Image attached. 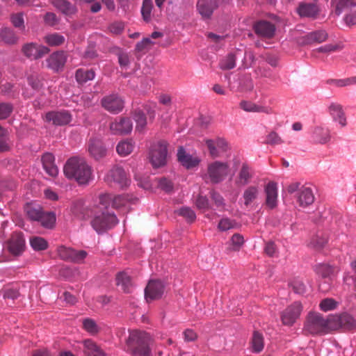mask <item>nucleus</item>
Returning <instances> with one entry per match:
<instances>
[{
	"label": "nucleus",
	"mask_w": 356,
	"mask_h": 356,
	"mask_svg": "<svg viewBox=\"0 0 356 356\" xmlns=\"http://www.w3.org/2000/svg\"><path fill=\"white\" fill-rule=\"evenodd\" d=\"M65 176L74 180L79 185H88L95 178L93 168L85 158L73 156L70 158L63 168Z\"/></svg>",
	"instance_id": "nucleus-1"
},
{
	"label": "nucleus",
	"mask_w": 356,
	"mask_h": 356,
	"mask_svg": "<svg viewBox=\"0 0 356 356\" xmlns=\"http://www.w3.org/2000/svg\"><path fill=\"white\" fill-rule=\"evenodd\" d=\"M152 338L149 334L140 330L129 332L126 341V350L134 356H152L149 345Z\"/></svg>",
	"instance_id": "nucleus-2"
},
{
	"label": "nucleus",
	"mask_w": 356,
	"mask_h": 356,
	"mask_svg": "<svg viewBox=\"0 0 356 356\" xmlns=\"http://www.w3.org/2000/svg\"><path fill=\"white\" fill-rule=\"evenodd\" d=\"M333 330L331 317L324 318L320 314L310 312L305 321L304 331L311 334L327 333Z\"/></svg>",
	"instance_id": "nucleus-3"
},
{
	"label": "nucleus",
	"mask_w": 356,
	"mask_h": 356,
	"mask_svg": "<svg viewBox=\"0 0 356 356\" xmlns=\"http://www.w3.org/2000/svg\"><path fill=\"white\" fill-rule=\"evenodd\" d=\"M230 168L227 162L216 161L208 164L205 176L211 183L218 184L228 176Z\"/></svg>",
	"instance_id": "nucleus-4"
},
{
	"label": "nucleus",
	"mask_w": 356,
	"mask_h": 356,
	"mask_svg": "<svg viewBox=\"0 0 356 356\" xmlns=\"http://www.w3.org/2000/svg\"><path fill=\"white\" fill-rule=\"evenodd\" d=\"M168 143L160 140L153 144L150 148L149 159L152 166L155 168L164 166L167 163Z\"/></svg>",
	"instance_id": "nucleus-5"
},
{
	"label": "nucleus",
	"mask_w": 356,
	"mask_h": 356,
	"mask_svg": "<svg viewBox=\"0 0 356 356\" xmlns=\"http://www.w3.org/2000/svg\"><path fill=\"white\" fill-rule=\"evenodd\" d=\"M118 222L113 213L103 211L95 216L91 221V225L97 233L100 234L114 227Z\"/></svg>",
	"instance_id": "nucleus-6"
},
{
	"label": "nucleus",
	"mask_w": 356,
	"mask_h": 356,
	"mask_svg": "<svg viewBox=\"0 0 356 356\" xmlns=\"http://www.w3.org/2000/svg\"><path fill=\"white\" fill-rule=\"evenodd\" d=\"M23 54L31 60H37L49 52V49L45 46L35 42L24 44L22 48Z\"/></svg>",
	"instance_id": "nucleus-7"
},
{
	"label": "nucleus",
	"mask_w": 356,
	"mask_h": 356,
	"mask_svg": "<svg viewBox=\"0 0 356 356\" xmlns=\"http://www.w3.org/2000/svg\"><path fill=\"white\" fill-rule=\"evenodd\" d=\"M302 306L300 302H295L288 306L281 314V319L284 325H292L300 317Z\"/></svg>",
	"instance_id": "nucleus-8"
},
{
	"label": "nucleus",
	"mask_w": 356,
	"mask_h": 356,
	"mask_svg": "<svg viewBox=\"0 0 356 356\" xmlns=\"http://www.w3.org/2000/svg\"><path fill=\"white\" fill-rule=\"evenodd\" d=\"M88 152L91 158L95 161H99L107 155V149L103 141L97 138L90 139L88 145Z\"/></svg>",
	"instance_id": "nucleus-9"
},
{
	"label": "nucleus",
	"mask_w": 356,
	"mask_h": 356,
	"mask_svg": "<svg viewBox=\"0 0 356 356\" xmlns=\"http://www.w3.org/2000/svg\"><path fill=\"white\" fill-rule=\"evenodd\" d=\"M105 179L110 184H117L120 188L128 186L130 182L124 169L120 166L113 167L108 172Z\"/></svg>",
	"instance_id": "nucleus-10"
},
{
	"label": "nucleus",
	"mask_w": 356,
	"mask_h": 356,
	"mask_svg": "<svg viewBox=\"0 0 356 356\" xmlns=\"http://www.w3.org/2000/svg\"><path fill=\"white\" fill-rule=\"evenodd\" d=\"M67 61V55L64 51H58L52 53L46 60L47 67L54 72L63 70Z\"/></svg>",
	"instance_id": "nucleus-11"
},
{
	"label": "nucleus",
	"mask_w": 356,
	"mask_h": 356,
	"mask_svg": "<svg viewBox=\"0 0 356 356\" xmlns=\"http://www.w3.org/2000/svg\"><path fill=\"white\" fill-rule=\"evenodd\" d=\"M177 160L186 169H193L199 165L201 159L195 154H191L183 147L177 150Z\"/></svg>",
	"instance_id": "nucleus-12"
},
{
	"label": "nucleus",
	"mask_w": 356,
	"mask_h": 356,
	"mask_svg": "<svg viewBox=\"0 0 356 356\" xmlns=\"http://www.w3.org/2000/svg\"><path fill=\"white\" fill-rule=\"evenodd\" d=\"M102 106L111 113H118L124 108V101L117 95H110L102 99Z\"/></svg>",
	"instance_id": "nucleus-13"
},
{
	"label": "nucleus",
	"mask_w": 356,
	"mask_h": 356,
	"mask_svg": "<svg viewBox=\"0 0 356 356\" xmlns=\"http://www.w3.org/2000/svg\"><path fill=\"white\" fill-rule=\"evenodd\" d=\"M8 248L12 254L15 256L22 254L26 248L23 234L20 232H14L8 242Z\"/></svg>",
	"instance_id": "nucleus-14"
},
{
	"label": "nucleus",
	"mask_w": 356,
	"mask_h": 356,
	"mask_svg": "<svg viewBox=\"0 0 356 356\" xmlns=\"http://www.w3.org/2000/svg\"><path fill=\"white\" fill-rule=\"evenodd\" d=\"M45 120L54 125L63 126L72 120L71 114L67 111H51L45 115Z\"/></svg>",
	"instance_id": "nucleus-15"
},
{
	"label": "nucleus",
	"mask_w": 356,
	"mask_h": 356,
	"mask_svg": "<svg viewBox=\"0 0 356 356\" xmlns=\"http://www.w3.org/2000/svg\"><path fill=\"white\" fill-rule=\"evenodd\" d=\"M265 204L269 209H274L278 204V190L275 182L270 181L264 188Z\"/></svg>",
	"instance_id": "nucleus-16"
},
{
	"label": "nucleus",
	"mask_w": 356,
	"mask_h": 356,
	"mask_svg": "<svg viewBox=\"0 0 356 356\" xmlns=\"http://www.w3.org/2000/svg\"><path fill=\"white\" fill-rule=\"evenodd\" d=\"M331 322L333 326V330L339 328L349 330L356 327V321L352 316L348 314L331 316Z\"/></svg>",
	"instance_id": "nucleus-17"
},
{
	"label": "nucleus",
	"mask_w": 356,
	"mask_h": 356,
	"mask_svg": "<svg viewBox=\"0 0 356 356\" xmlns=\"http://www.w3.org/2000/svg\"><path fill=\"white\" fill-rule=\"evenodd\" d=\"M218 7L217 0H198L196 3L198 13L204 19H210Z\"/></svg>",
	"instance_id": "nucleus-18"
},
{
	"label": "nucleus",
	"mask_w": 356,
	"mask_h": 356,
	"mask_svg": "<svg viewBox=\"0 0 356 356\" xmlns=\"http://www.w3.org/2000/svg\"><path fill=\"white\" fill-rule=\"evenodd\" d=\"M206 144L209 150V154L213 158L222 156L228 149V145L222 138L207 140Z\"/></svg>",
	"instance_id": "nucleus-19"
},
{
	"label": "nucleus",
	"mask_w": 356,
	"mask_h": 356,
	"mask_svg": "<svg viewBox=\"0 0 356 356\" xmlns=\"http://www.w3.org/2000/svg\"><path fill=\"white\" fill-rule=\"evenodd\" d=\"M164 291V286L160 281L149 282L145 289V298L147 302L160 298Z\"/></svg>",
	"instance_id": "nucleus-20"
},
{
	"label": "nucleus",
	"mask_w": 356,
	"mask_h": 356,
	"mask_svg": "<svg viewBox=\"0 0 356 356\" xmlns=\"http://www.w3.org/2000/svg\"><path fill=\"white\" fill-rule=\"evenodd\" d=\"M261 188L259 185H250L246 187L242 194L243 204L245 207L252 206L259 199Z\"/></svg>",
	"instance_id": "nucleus-21"
},
{
	"label": "nucleus",
	"mask_w": 356,
	"mask_h": 356,
	"mask_svg": "<svg viewBox=\"0 0 356 356\" xmlns=\"http://www.w3.org/2000/svg\"><path fill=\"white\" fill-rule=\"evenodd\" d=\"M133 124L129 118H120L119 120L111 123L110 129L113 134L122 135L131 133Z\"/></svg>",
	"instance_id": "nucleus-22"
},
{
	"label": "nucleus",
	"mask_w": 356,
	"mask_h": 356,
	"mask_svg": "<svg viewBox=\"0 0 356 356\" xmlns=\"http://www.w3.org/2000/svg\"><path fill=\"white\" fill-rule=\"evenodd\" d=\"M253 28L257 35L266 38H273L276 30L273 24L265 20L256 22Z\"/></svg>",
	"instance_id": "nucleus-23"
},
{
	"label": "nucleus",
	"mask_w": 356,
	"mask_h": 356,
	"mask_svg": "<svg viewBox=\"0 0 356 356\" xmlns=\"http://www.w3.org/2000/svg\"><path fill=\"white\" fill-rule=\"evenodd\" d=\"M297 201L302 207H306L314 202L312 189L307 186H302L296 195Z\"/></svg>",
	"instance_id": "nucleus-24"
},
{
	"label": "nucleus",
	"mask_w": 356,
	"mask_h": 356,
	"mask_svg": "<svg viewBox=\"0 0 356 356\" xmlns=\"http://www.w3.org/2000/svg\"><path fill=\"white\" fill-rule=\"evenodd\" d=\"M328 112L333 120L338 122L341 127L346 126V118L341 104L335 102L331 103L328 106Z\"/></svg>",
	"instance_id": "nucleus-25"
},
{
	"label": "nucleus",
	"mask_w": 356,
	"mask_h": 356,
	"mask_svg": "<svg viewBox=\"0 0 356 356\" xmlns=\"http://www.w3.org/2000/svg\"><path fill=\"white\" fill-rule=\"evenodd\" d=\"M311 138L314 143L326 144L331 139L330 131L325 127H316L312 132Z\"/></svg>",
	"instance_id": "nucleus-26"
},
{
	"label": "nucleus",
	"mask_w": 356,
	"mask_h": 356,
	"mask_svg": "<svg viewBox=\"0 0 356 356\" xmlns=\"http://www.w3.org/2000/svg\"><path fill=\"white\" fill-rule=\"evenodd\" d=\"M297 13L302 17L314 18L318 15L319 8L316 3H301L297 8Z\"/></svg>",
	"instance_id": "nucleus-27"
},
{
	"label": "nucleus",
	"mask_w": 356,
	"mask_h": 356,
	"mask_svg": "<svg viewBox=\"0 0 356 356\" xmlns=\"http://www.w3.org/2000/svg\"><path fill=\"white\" fill-rule=\"evenodd\" d=\"M41 160L46 172L51 177H56L58 173V169L54 163V156L51 153L47 152L42 155Z\"/></svg>",
	"instance_id": "nucleus-28"
},
{
	"label": "nucleus",
	"mask_w": 356,
	"mask_h": 356,
	"mask_svg": "<svg viewBox=\"0 0 356 356\" xmlns=\"http://www.w3.org/2000/svg\"><path fill=\"white\" fill-rule=\"evenodd\" d=\"M83 351L88 356H106V353L91 339L83 341Z\"/></svg>",
	"instance_id": "nucleus-29"
},
{
	"label": "nucleus",
	"mask_w": 356,
	"mask_h": 356,
	"mask_svg": "<svg viewBox=\"0 0 356 356\" xmlns=\"http://www.w3.org/2000/svg\"><path fill=\"white\" fill-rule=\"evenodd\" d=\"M240 108L246 112L265 113L267 114L271 113V109L270 108L259 106L248 101H241L240 103Z\"/></svg>",
	"instance_id": "nucleus-30"
},
{
	"label": "nucleus",
	"mask_w": 356,
	"mask_h": 356,
	"mask_svg": "<svg viewBox=\"0 0 356 356\" xmlns=\"http://www.w3.org/2000/svg\"><path fill=\"white\" fill-rule=\"evenodd\" d=\"M117 285L120 286L125 293H131L133 284L130 276L124 272L118 274L116 277Z\"/></svg>",
	"instance_id": "nucleus-31"
},
{
	"label": "nucleus",
	"mask_w": 356,
	"mask_h": 356,
	"mask_svg": "<svg viewBox=\"0 0 356 356\" xmlns=\"http://www.w3.org/2000/svg\"><path fill=\"white\" fill-rule=\"evenodd\" d=\"M52 4L66 15H72L76 12V6L66 0H53Z\"/></svg>",
	"instance_id": "nucleus-32"
},
{
	"label": "nucleus",
	"mask_w": 356,
	"mask_h": 356,
	"mask_svg": "<svg viewBox=\"0 0 356 356\" xmlns=\"http://www.w3.org/2000/svg\"><path fill=\"white\" fill-rule=\"evenodd\" d=\"M252 177V171L246 164L243 163L238 175L237 182L239 185H246Z\"/></svg>",
	"instance_id": "nucleus-33"
},
{
	"label": "nucleus",
	"mask_w": 356,
	"mask_h": 356,
	"mask_svg": "<svg viewBox=\"0 0 356 356\" xmlns=\"http://www.w3.org/2000/svg\"><path fill=\"white\" fill-rule=\"evenodd\" d=\"M316 273L323 278L330 277L337 271L336 268L327 264H318L315 266Z\"/></svg>",
	"instance_id": "nucleus-34"
},
{
	"label": "nucleus",
	"mask_w": 356,
	"mask_h": 356,
	"mask_svg": "<svg viewBox=\"0 0 356 356\" xmlns=\"http://www.w3.org/2000/svg\"><path fill=\"white\" fill-rule=\"evenodd\" d=\"M0 39L8 44H13L18 41V37L13 30L8 28H2L0 30Z\"/></svg>",
	"instance_id": "nucleus-35"
},
{
	"label": "nucleus",
	"mask_w": 356,
	"mask_h": 356,
	"mask_svg": "<svg viewBox=\"0 0 356 356\" xmlns=\"http://www.w3.org/2000/svg\"><path fill=\"white\" fill-rule=\"evenodd\" d=\"M134 148V143L131 140H124L120 142L117 147V152L122 156L131 154Z\"/></svg>",
	"instance_id": "nucleus-36"
},
{
	"label": "nucleus",
	"mask_w": 356,
	"mask_h": 356,
	"mask_svg": "<svg viewBox=\"0 0 356 356\" xmlns=\"http://www.w3.org/2000/svg\"><path fill=\"white\" fill-rule=\"evenodd\" d=\"M327 38V33L325 31L320 30L312 32L305 35L307 43L323 42Z\"/></svg>",
	"instance_id": "nucleus-37"
},
{
	"label": "nucleus",
	"mask_w": 356,
	"mask_h": 356,
	"mask_svg": "<svg viewBox=\"0 0 356 356\" xmlns=\"http://www.w3.org/2000/svg\"><path fill=\"white\" fill-rule=\"evenodd\" d=\"M95 76V73L93 70H86L83 69H79L76 71L75 77L76 81L80 83H86L88 81L93 80Z\"/></svg>",
	"instance_id": "nucleus-38"
},
{
	"label": "nucleus",
	"mask_w": 356,
	"mask_h": 356,
	"mask_svg": "<svg viewBox=\"0 0 356 356\" xmlns=\"http://www.w3.org/2000/svg\"><path fill=\"white\" fill-rule=\"evenodd\" d=\"M264 346V337L261 334L254 332L251 341L252 351L255 353H260Z\"/></svg>",
	"instance_id": "nucleus-39"
},
{
	"label": "nucleus",
	"mask_w": 356,
	"mask_h": 356,
	"mask_svg": "<svg viewBox=\"0 0 356 356\" xmlns=\"http://www.w3.org/2000/svg\"><path fill=\"white\" fill-rule=\"evenodd\" d=\"M44 42L49 46L56 47L63 44L65 40V37L58 33L47 35L44 38Z\"/></svg>",
	"instance_id": "nucleus-40"
},
{
	"label": "nucleus",
	"mask_w": 356,
	"mask_h": 356,
	"mask_svg": "<svg viewBox=\"0 0 356 356\" xmlns=\"http://www.w3.org/2000/svg\"><path fill=\"white\" fill-rule=\"evenodd\" d=\"M237 226L238 224L235 220L228 217H223L220 220L217 227L220 232H226L234 229L237 227Z\"/></svg>",
	"instance_id": "nucleus-41"
},
{
	"label": "nucleus",
	"mask_w": 356,
	"mask_h": 356,
	"mask_svg": "<svg viewBox=\"0 0 356 356\" xmlns=\"http://www.w3.org/2000/svg\"><path fill=\"white\" fill-rule=\"evenodd\" d=\"M30 245L35 251L44 250L48 248L47 241L40 236H33L30 238Z\"/></svg>",
	"instance_id": "nucleus-42"
},
{
	"label": "nucleus",
	"mask_w": 356,
	"mask_h": 356,
	"mask_svg": "<svg viewBox=\"0 0 356 356\" xmlns=\"http://www.w3.org/2000/svg\"><path fill=\"white\" fill-rule=\"evenodd\" d=\"M134 119L136 123V130L142 132L147 125V120L145 114L141 111H136L134 114Z\"/></svg>",
	"instance_id": "nucleus-43"
},
{
	"label": "nucleus",
	"mask_w": 356,
	"mask_h": 356,
	"mask_svg": "<svg viewBox=\"0 0 356 356\" xmlns=\"http://www.w3.org/2000/svg\"><path fill=\"white\" fill-rule=\"evenodd\" d=\"M236 66V58L232 54H228L226 57L221 60L220 67L223 70L233 69Z\"/></svg>",
	"instance_id": "nucleus-44"
},
{
	"label": "nucleus",
	"mask_w": 356,
	"mask_h": 356,
	"mask_svg": "<svg viewBox=\"0 0 356 356\" xmlns=\"http://www.w3.org/2000/svg\"><path fill=\"white\" fill-rule=\"evenodd\" d=\"M84 201L81 199L74 201L72 206V212L77 216L84 218L86 215Z\"/></svg>",
	"instance_id": "nucleus-45"
},
{
	"label": "nucleus",
	"mask_w": 356,
	"mask_h": 356,
	"mask_svg": "<svg viewBox=\"0 0 356 356\" xmlns=\"http://www.w3.org/2000/svg\"><path fill=\"white\" fill-rule=\"evenodd\" d=\"M87 255L88 253L85 250H76L72 248L68 261L79 264L83 262Z\"/></svg>",
	"instance_id": "nucleus-46"
},
{
	"label": "nucleus",
	"mask_w": 356,
	"mask_h": 356,
	"mask_svg": "<svg viewBox=\"0 0 356 356\" xmlns=\"http://www.w3.org/2000/svg\"><path fill=\"white\" fill-rule=\"evenodd\" d=\"M43 227L51 228L56 222V216L54 213H43L42 217L40 219Z\"/></svg>",
	"instance_id": "nucleus-47"
},
{
	"label": "nucleus",
	"mask_w": 356,
	"mask_h": 356,
	"mask_svg": "<svg viewBox=\"0 0 356 356\" xmlns=\"http://www.w3.org/2000/svg\"><path fill=\"white\" fill-rule=\"evenodd\" d=\"M232 249L234 251H238L244 244V238L240 234H234L230 239Z\"/></svg>",
	"instance_id": "nucleus-48"
},
{
	"label": "nucleus",
	"mask_w": 356,
	"mask_h": 356,
	"mask_svg": "<svg viewBox=\"0 0 356 356\" xmlns=\"http://www.w3.org/2000/svg\"><path fill=\"white\" fill-rule=\"evenodd\" d=\"M152 7V0H143L141 13L144 20L146 22L150 20Z\"/></svg>",
	"instance_id": "nucleus-49"
},
{
	"label": "nucleus",
	"mask_w": 356,
	"mask_h": 356,
	"mask_svg": "<svg viewBox=\"0 0 356 356\" xmlns=\"http://www.w3.org/2000/svg\"><path fill=\"white\" fill-rule=\"evenodd\" d=\"M328 83L334 85L337 87H345L355 84V76L343 79H330Z\"/></svg>",
	"instance_id": "nucleus-50"
},
{
	"label": "nucleus",
	"mask_w": 356,
	"mask_h": 356,
	"mask_svg": "<svg viewBox=\"0 0 356 356\" xmlns=\"http://www.w3.org/2000/svg\"><path fill=\"white\" fill-rule=\"evenodd\" d=\"M83 328L90 334H97L99 329L95 321L90 318H86L83 321Z\"/></svg>",
	"instance_id": "nucleus-51"
},
{
	"label": "nucleus",
	"mask_w": 356,
	"mask_h": 356,
	"mask_svg": "<svg viewBox=\"0 0 356 356\" xmlns=\"http://www.w3.org/2000/svg\"><path fill=\"white\" fill-rule=\"evenodd\" d=\"M177 213L186 218L188 222H193L196 218L195 212L189 207H182L177 210Z\"/></svg>",
	"instance_id": "nucleus-52"
},
{
	"label": "nucleus",
	"mask_w": 356,
	"mask_h": 356,
	"mask_svg": "<svg viewBox=\"0 0 356 356\" xmlns=\"http://www.w3.org/2000/svg\"><path fill=\"white\" fill-rule=\"evenodd\" d=\"M355 3L353 0H339L335 8V14L339 15L345 9L354 6Z\"/></svg>",
	"instance_id": "nucleus-53"
},
{
	"label": "nucleus",
	"mask_w": 356,
	"mask_h": 356,
	"mask_svg": "<svg viewBox=\"0 0 356 356\" xmlns=\"http://www.w3.org/2000/svg\"><path fill=\"white\" fill-rule=\"evenodd\" d=\"M113 204L112 207L115 209H120L126 207L129 204V200L126 195H120L112 197Z\"/></svg>",
	"instance_id": "nucleus-54"
},
{
	"label": "nucleus",
	"mask_w": 356,
	"mask_h": 356,
	"mask_svg": "<svg viewBox=\"0 0 356 356\" xmlns=\"http://www.w3.org/2000/svg\"><path fill=\"white\" fill-rule=\"evenodd\" d=\"M284 140L275 131H270L266 136V143L270 145H281Z\"/></svg>",
	"instance_id": "nucleus-55"
},
{
	"label": "nucleus",
	"mask_w": 356,
	"mask_h": 356,
	"mask_svg": "<svg viewBox=\"0 0 356 356\" xmlns=\"http://www.w3.org/2000/svg\"><path fill=\"white\" fill-rule=\"evenodd\" d=\"M10 20L14 26L21 30H24L25 26L23 13H20L12 15Z\"/></svg>",
	"instance_id": "nucleus-56"
},
{
	"label": "nucleus",
	"mask_w": 356,
	"mask_h": 356,
	"mask_svg": "<svg viewBox=\"0 0 356 356\" xmlns=\"http://www.w3.org/2000/svg\"><path fill=\"white\" fill-rule=\"evenodd\" d=\"M337 302L332 298H325L320 303V308L324 312L332 310L337 307Z\"/></svg>",
	"instance_id": "nucleus-57"
},
{
	"label": "nucleus",
	"mask_w": 356,
	"mask_h": 356,
	"mask_svg": "<svg viewBox=\"0 0 356 356\" xmlns=\"http://www.w3.org/2000/svg\"><path fill=\"white\" fill-rule=\"evenodd\" d=\"M72 248H67L64 245H60L57 248V253L58 257L66 261H69Z\"/></svg>",
	"instance_id": "nucleus-58"
},
{
	"label": "nucleus",
	"mask_w": 356,
	"mask_h": 356,
	"mask_svg": "<svg viewBox=\"0 0 356 356\" xmlns=\"http://www.w3.org/2000/svg\"><path fill=\"white\" fill-rule=\"evenodd\" d=\"M113 195L111 194L108 193H104L99 195L98 199H99V204L105 209H107L108 206L111 204H113V200H112Z\"/></svg>",
	"instance_id": "nucleus-59"
},
{
	"label": "nucleus",
	"mask_w": 356,
	"mask_h": 356,
	"mask_svg": "<svg viewBox=\"0 0 356 356\" xmlns=\"http://www.w3.org/2000/svg\"><path fill=\"white\" fill-rule=\"evenodd\" d=\"M291 286L293 291L296 293L303 294L306 291V286L301 280H294L291 283Z\"/></svg>",
	"instance_id": "nucleus-60"
},
{
	"label": "nucleus",
	"mask_w": 356,
	"mask_h": 356,
	"mask_svg": "<svg viewBox=\"0 0 356 356\" xmlns=\"http://www.w3.org/2000/svg\"><path fill=\"white\" fill-rule=\"evenodd\" d=\"M26 213L29 217L33 220H40L42 217L43 213L40 209H35L33 207H28L26 209Z\"/></svg>",
	"instance_id": "nucleus-61"
},
{
	"label": "nucleus",
	"mask_w": 356,
	"mask_h": 356,
	"mask_svg": "<svg viewBox=\"0 0 356 356\" xmlns=\"http://www.w3.org/2000/svg\"><path fill=\"white\" fill-rule=\"evenodd\" d=\"M13 111V106L10 104H0V120L7 118Z\"/></svg>",
	"instance_id": "nucleus-62"
},
{
	"label": "nucleus",
	"mask_w": 356,
	"mask_h": 356,
	"mask_svg": "<svg viewBox=\"0 0 356 356\" xmlns=\"http://www.w3.org/2000/svg\"><path fill=\"white\" fill-rule=\"evenodd\" d=\"M195 204L199 209H201L203 211H205L209 207V200L206 197L201 195L197 198Z\"/></svg>",
	"instance_id": "nucleus-63"
},
{
	"label": "nucleus",
	"mask_w": 356,
	"mask_h": 356,
	"mask_svg": "<svg viewBox=\"0 0 356 356\" xmlns=\"http://www.w3.org/2000/svg\"><path fill=\"white\" fill-rule=\"evenodd\" d=\"M44 23L48 25L53 26L58 22V19L54 13H47L44 16Z\"/></svg>",
	"instance_id": "nucleus-64"
}]
</instances>
